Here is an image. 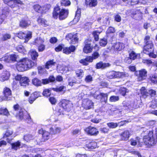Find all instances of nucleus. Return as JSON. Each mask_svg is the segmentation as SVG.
<instances>
[{
	"mask_svg": "<svg viewBox=\"0 0 157 157\" xmlns=\"http://www.w3.org/2000/svg\"><path fill=\"white\" fill-rule=\"evenodd\" d=\"M11 35L10 33H6L3 34L1 38V40L2 41H6L11 39Z\"/></svg>",
	"mask_w": 157,
	"mask_h": 157,
	"instance_id": "35",
	"label": "nucleus"
},
{
	"mask_svg": "<svg viewBox=\"0 0 157 157\" xmlns=\"http://www.w3.org/2000/svg\"><path fill=\"white\" fill-rule=\"evenodd\" d=\"M82 106L84 109L88 110L92 108L94 106L93 102L88 99H85L82 101Z\"/></svg>",
	"mask_w": 157,
	"mask_h": 157,
	"instance_id": "13",
	"label": "nucleus"
},
{
	"mask_svg": "<svg viewBox=\"0 0 157 157\" xmlns=\"http://www.w3.org/2000/svg\"><path fill=\"white\" fill-rule=\"evenodd\" d=\"M11 145V149L16 151L17 149L20 148V147L21 145V143L19 140H17L16 142L12 143Z\"/></svg>",
	"mask_w": 157,
	"mask_h": 157,
	"instance_id": "36",
	"label": "nucleus"
},
{
	"mask_svg": "<svg viewBox=\"0 0 157 157\" xmlns=\"http://www.w3.org/2000/svg\"><path fill=\"white\" fill-rule=\"evenodd\" d=\"M125 48V44L124 43L120 42L114 43L112 46V48L114 51L119 52L124 49Z\"/></svg>",
	"mask_w": 157,
	"mask_h": 157,
	"instance_id": "12",
	"label": "nucleus"
},
{
	"mask_svg": "<svg viewBox=\"0 0 157 157\" xmlns=\"http://www.w3.org/2000/svg\"><path fill=\"white\" fill-rule=\"evenodd\" d=\"M107 43V39L105 37L101 39L99 42V44L102 47L105 46Z\"/></svg>",
	"mask_w": 157,
	"mask_h": 157,
	"instance_id": "47",
	"label": "nucleus"
},
{
	"mask_svg": "<svg viewBox=\"0 0 157 157\" xmlns=\"http://www.w3.org/2000/svg\"><path fill=\"white\" fill-rule=\"evenodd\" d=\"M51 7V6L50 4H46L41 6V14H45L48 12Z\"/></svg>",
	"mask_w": 157,
	"mask_h": 157,
	"instance_id": "23",
	"label": "nucleus"
},
{
	"mask_svg": "<svg viewBox=\"0 0 157 157\" xmlns=\"http://www.w3.org/2000/svg\"><path fill=\"white\" fill-rule=\"evenodd\" d=\"M38 132L39 134L42 135V140L43 142H45L49 139L50 133L44 130L42 128L39 129Z\"/></svg>",
	"mask_w": 157,
	"mask_h": 157,
	"instance_id": "14",
	"label": "nucleus"
},
{
	"mask_svg": "<svg viewBox=\"0 0 157 157\" xmlns=\"http://www.w3.org/2000/svg\"><path fill=\"white\" fill-rule=\"evenodd\" d=\"M51 89H52L54 91L56 92H60L62 91H64L65 92L66 87L64 86H57L56 88H51Z\"/></svg>",
	"mask_w": 157,
	"mask_h": 157,
	"instance_id": "31",
	"label": "nucleus"
},
{
	"mask_svg": "<svg viewBox=\"0 0 157 157\" xmlns=\"http://www.w3.org/2000/svg\"><path fill=\"white\" fill-rule=\"evenodd\" d=\"M83 50V52L85 53H90L93 50V47L91 45H84Z\"/></svg>",
	"mask_w": 157,
	"mask_h": 157,
	"instance_id": "37",
	"label": "nucleus"
},
{
	"mask_svg": "<svg viewBox=\"0 0 157 157\" xmlns=\"http://www.w3.org/2000/svg\"><path fill=\"white\" fill-rule=\"evenodd\" d=\"M13 109L14 111H17L21 110V109H24V108L20 106V105L17 103L14 105L13 106Z\"/></svg>",
	"mask_w": 157,
	"mask_h": 157,
	"instance_id": "57",
	"label": "nucleus"
},
{
	"mask_svg": "<svg viewBox=\"0 0 157 157\" xmlns=\"http://www.w3.org/2000/svg\"><path fill=\"white\" fill-rule=\"evenodd\" d=\"M129 76V74L125 72H117V78H121L127 77Z\"/></svg>",
	"mask_w": 157,
	"mask_h": 157,
	"instance_id": "46",
	"label": "nucleus"
},
{
	"mask_svg": "<svg viewBox=\"0 0 157 157\" xmlns=\"http://www.w3.org/2000/svg\"><path fill=\"white\" fill-rule=\"evenodd\" d=\"M76 49L75 47L73 45H71L69 47H64L63 52L66 55H69L71 52H74Z\"/></svg>",
	"mask_w": 157,
	"mask_h": 157,
	"instance_id": "18",
	"label": "nucleus"
},
{
	"mask_svg": "<svg viewBox=\"0 0 157 157\" xmlns=\"http://www.w3.org/2000/svg\"><path fill=\"white\" fill-rule=\"evenodd\" d=\"M0 114L8 116L10 113L6 108H0Z\"/></svg>",
	"mask_w": 157,
	"mask_h": 157,
	"instance_id": "44",
	"label": "nucleus"
},
{
	"mask_svg": "<svg viewBox=\"0 0 157 157\" xmlns=\"http://www.w3.org/2000/svg\"><path fill=\"white\" fill-rule=\"evenodd\" d=\"M24 139L25 141L28 142L33 139V136L32 135L30 134H26L24 136Z\"/></svg>",
	"mask_w": 157,
	"mask_h": 157,
	"instance_id": "54",
	"label": "nucleus"
},
{
	"mask_svg": "<svg viewBox=\"0 0 157 157\" xmlns=\"http://www.w3.org/2000/svg\"><path fill=\"white\" fill-rule=\"evenodd\" d=\"M58 105L59 107L62 108L63 109H58L57 113L59 116L64 114V111H69L73 106V104L72 102L69 100L61 99L58 103Z\"/></svg>",
	"mask_w": 157,
	"mask_h": 157,
	"instance_id": "4",
	"label": "nucleus"
},
{
	"mask_svg": "<svg viewBox=\"0 0 157 157\" xmlns=\"http://www.w3.org/2000/svg\"><path fill=\"white\" fill-rule=\"evenodd\" d=\"M25 109H21V110L19 111L18 113L15 115V117L17 118H18L20 120H22L24 119V110Z\"/></svg>",
	"mask_w": 157,
	"mask_h": 157,
	"instance_id": "40",
	"label": "nucleus"
},
{
	"mask_svg": "<svg viewBox=\"0 0 157 157\" xmlns=\"http://www.w3.org/2000/svg\"><path fill=\"white\" fill-rule=\"evenodd\" d=\"M3 98L5 100H8L10 96L12 95V91L9 88L5 87L4 88L3 91Z\"/></svg>",
	"mask_w": 157,
	"mask_h": 157,
	"instance_id": "19",
	"label": "nucleus"
},
{
	"mask_svg": "<svg viewBox=\"0 0 157 157\" xmlns=\"http://www.w3.org/2000/svg\"><path fill=\"white\" fill-rule=\"evenodd\" d=\"M10 76V74L8 71H3L1 77L2 81H4L7 80L9 79Z\"/></svg>",
	"mask_w": 157,
	"mask_h": 157,
	"instance_id": "28",
	"label": "nucleus"
},
{
	"mask_svg": "<svg viewBox=\"0 0 157 157\" xmlns=\"http://www.w3.org/2000/svg\"><path fill=\"white\" fill-rule=\"evenodd\" d=\"M92 41L91 38L89 37L85 39L83 43L84 45H91V42Z\"/></svg>",
	"mask_w": 157,
	"mask_h": 157,
	"instance_id": "59",
	"label": "nucleus"
},
{
	"mask_svg": "<svg viewBox=\"0 0 157 157\" xmlns=\"http://www.w3.org/2000/svg\"><path fill=\"white\" fill-rule=\"evenodd\" d=\"M87 145L88 148L93 149L96 148L97 146V143L94 141H92L89 142Z\"/></svg>",
	"mask_w": 157,
	"mask_h": 157,
	"instance_id": "48",
	"label": "nucleus"
},
{
	"mask_svg": "<svg viewBox=\"0 0 157 157\" xmlns=\"http://www.w3.org/2000/svg\"><path fill=\"white\" fill-rule=\"evenodd\" d=\"M32 83L33 84L36 86H40L42 85L41 81L37 78L33 79Z\"/></svg>",
	"mask_w": 157,
	"mask_h": 157,
	"instance_id": "42",
	"label": "nucleus"
},
{
	"mask_svg": "<svg viewBox=\"0 0 157 157\" xmlns=\"http://www.w3.org/2000/svg\"><path fill=\"white\" fill-rule=\"evenodd\" d=\"M138 142L139 147L145 145L147 147L150 148L156 144V141L154 136L153 132L151 130L149 131L147 134L143 136L142 141L139 140Z\"/></svg>",
	"mask_w": 157,
	"mask_h": 157,
	"instance_id": "2",
	"label": "nucleus"
},
{
	"mask_svg": "<svg viewBox=\"0 0 157 157\" xmlns=\"http://www.w3.org/2000/svg\"><path fill=\"white\" fill-rule=\"evenodd\" d=\"M75 73L76 77L78 79L82 78L84 76V71L81 69H77L75 70Z\"/></svg>",
	"mask_w": 157,
	"mask_h": 157,
	"instance_id": "22",
	"label": "nucleus"
},
{
	"mask_svg": "<svg viewBox=\"0 0 157 157\" xmlns=\"http://www.w3.org/2000/svg\"><path fill=\"white\" fill-rule=\"evenodd\" d=\"M84 80L86 83L90 82L93 80V77L90 75H87L86 76Z\"/></svg>",
	"mask_w": 157,
	"mask_h": 157,
	"instance_id": "58",
	"label": "nucleus"
},
{
	"mask_svg": "<svg viewBox=\"0 0 157 157\" xmlns=\"http://www.w3.org/2000/svg\"><path fill=\"white\" fill-rule=\"evenodd\" d=\"M140 53L136 54L134 51H132L129 54V58L132 60H134L138 57H140Z\"/></svg>",
	"mask_w": 157,
	"mask_h": 157,
	"instance_id": "30",
	"label": "nucleus"
},
{
	"mask_svg": "<svg viewBox=\"0 0 157 157\" xmlns=\"http://www.w3.org/2000/svg\"><path fill=\"white\" fill-rule=\"evenodd\" d=\"M19 25L22 28H26L29 25L28 20L25 18H22L19 22Z\"/></svg>",
	"mask_w": 157,
	"mask_h": 157,
	"instance_id": "26",
	"label": "nucleus"
},
{
	"mask_svg": "<svg viewBox=\"0 0 157 157\" xmlns=\"http://www.w3.org/2000/svg\"><path fill=\"white\" fill-rule=\"evenodd\" d=\"M49 100L51 103L52 105H55L57 101L56 98L53 97H50L49 98Z\"/></svg>",
	"mask_w": 157,
	"mask_h": 157,
	"instance_id": "63",
	"label": "nucleus"
},
{
	"mask_svg": "<svg viewBox=\"0 0 157 157\" xmlns=\"http://www.w3.org/2000/svg\"><path fill=\"white\" fill-rule=\"evenodd\" d=\"M30 56L32 59L25 57L21 59L17 62L16 67L18 71L23 72L36 66L38 53L36 50H33L30 52Z\"/></svg>",
	"mask_w": 157,
	"mask_h": 157,
	"instance_id": "1",
	"label": "nucleus"
},
{
	"mask_svg": "<svg viewBox=\"0 0 157 157\" xmlns=\"http://www.w3.org/2000/svg\"><path fill=\"white\" fill-rule=\"evenodd\" d=\"M60 4L61 6H68L71 4V2L69 0H61L60 1Z\"/></svg>",
	"mask_w": 157,
	"mask_h": 157,
	"instance_id": "49",
	"label": "nucleus"
},
{
	"mask_svg": "<svg viewBox=\"0 0 157 157\" xmlns=\"http://www.w3.org/2000/svg\"><path fill=\"white\" fill-rule=\"evenodd\" d=\"M37 21L39 24L43 25L44 27H47L48 25L47 21L44 18L39 16L37 19Z\"/></svg>",
	"mask_w": 157,
	"mask_h": 157,
	"instance_id": "25",
	"label": "nucleus"
},
{
	"mask_svg": "<svg viewBox=\"0 0 157 157\" xmlns=\"http://www.w3.org/2000/svg\"><path fill=\"white\" fill-rule=\"evenodd\" d=\"M17 35V36L19 38L24 39V42L25 43L28 42L29 40L32 37V32L30 31H29L27 34L20 31Z\"/></svg>",
	"mask_w": 157,
	"mask_h": 157,
	"instance_id": "10",
	"label": "nucleus"
},
{
	"mask_svg": "<svg viewBox=\"0 0 157 157\" xmlns=\"http://www.w3.org/2000/svg\"><path fill=\"white\" fill-rule=\"evenodd\" d=\"M85 132L90 136H96L99 133L98 129L96 128L91 126H89L84 129Z\"/></svg>",
	"mask_w": 157,
	"mask_h": 157,
	"instance_id": "9",
	"label": "nucleus"
},
{
	"mask_svg": "<svg viewBox=\"0 0 157 157\" xmlns=\"http://www.w3.org/2000/svg\"><path fill=\"white\" fill-rule=\"evenodd\" d=\"M135 74L137 77L138 80L140 81L145 79L147 78V72L145 69H142L136 71Z\"/></svg>",
	"mask_w": 157,
	"mask_h": 157,
	"instance_id": "8",
	"label": "nucleus"
},
{
	"mask_svg": "<svg viewBox=\"0 0 157 157\" xmlns=\"http://www.w3.org/2000/svg\"><path fill=\"white\" fill-rule=\"evenodd\" d=\"M10 62L14 63L17 61V56L14 54H11L9 55Z\"/></svg>",
	"mask_w": 157,
	"mask_h": 157,
	"instance_id": "55",
	"label": "nucleus"
},
{
	"mask_svg": "<svg viewBox=\"0 0 157 157\" xmlns=\"http://www.w3.org/2000/svg\"><path fill=\"white\" fill-rule=\"evenodd\" d=\"M119 100V97L118 96H112L109 99V101L110 102H115Z\"/></svg>",
	"mask_w": 157,
	"mask_h": 157,
	"instance_id": "60",
	"label": "nucleus"
},
{
	"mask_svg": "<svg viewBox=\"0 0 157 157\" xmlns=\"http://www.w3.org/2000/svg\"><path fill=\"white\" fill-rule=\"evenodd\" d=\"M64 44H59L55 48V50L57 52L61 51L62 49H63Z\"/></svg>",
	"mask_w": 157,
	"mask_h": 157,
	"instance_id": "56",
	"label": "nucleus"
},
{
	"mask_svg": "<svg viewBox=\"0 0 157 157\" xmlns=\"http://www.w3.org/2000/svg\"><path fill=\"white\" fill-rule=\"evenodd\" d=\"M148 79L151 83L156 84L157 81V74L155 73L151 74L149 76Z\"/></svg>",
	"mask_w": 157,
	"mask_h": 157,
	"instance_id": "32",
	"label": "nucleus"
},
{
	"mask_svg": "<svg viewBox=\"0 0 157 157\" xmlns=\"http://www.w3.org/2000/svg\"><path fill=\"white\" fill-rule=\"evenodd\" d=\"M110 65L111 64L109 63H103L102 61H100L96 64L95 68L97 69L103 70L109 67Z\"/></svg>",
	"mask_w": 157,
	"mask_h": 157,
	"instance_id": "16",
	"label": "nucleus"
},
{
	"mask_svg": "<svg viewBox=\"0 0 157 157\" xmlns=\"http://www.w3.org/2000/svg\"><path fill=\"white\" fill-rule=\"evenodd\" d=\"M100 56L98 52H94L92 55V56H86L84 59H80L79 62L83 66H87L90 63L93 62V60L98 58Z\"/></svg>",
	"mask_w": 157,
	"mask_h": 157,
	"instance_id": "5",
	"label": "nucleus"
},
{
	"mask_svg": "<svg viewBox=\"0 0 157 157\" xmlns=\"http://www.w3.org/2000/svg\"><path fill=\"white\" fill-rule=\"evenodd\" d=\"M52 90L51 88L44 89L42 93L43 96L47 97H50L51 95V91Z\"/></svg>",
	"mask_w": 157,
	"mask_h": 157,
	"instance_id": "45",
	"label": "nucleus"
},
{
	"mask_svg": "<svg viewBox=\"0 0 157 157\" xmlns=\"http://www.w3.org/2000/svg\"><path fill=\"white\" fill-rule=\"evenodd\" d=\"M40 93L39 92L35 91L30 95L28 99V101L30 104H32L40 96Z\"/></svg>",
	"mask_w": 157,
	"mask_h": 157,
	"instance_id": "15",
	"label": "nucleus"
},
{
	"mask_svg": "<svg viewBox=\"0 0 157 157\" xmlns=\"http://www.w3.org/2000/svg\"><path fill=\"white\" fill-rule=\"evenodd\" d=\"M41 6L38 4H34L33 6V8L34 10L36 12L40 13L41 14Z\"/></svg>",
	"mask_w": 157,
	"mask_h": 157,
	"instance_id": "41",
	"label": "nucleus"
},
{
	"mask_svg": "<svg viewBox=\"0 0 157 157\" xmlns=\"http://www.w3.org/2000/svg\"><path fill=\"white\" fill-rule=\"evenodd\" d=\"M13 134V132L12 131L7 130L6 131L5 133L3 135L2 138H5L8 137L12 135Z\"/></svg>",
	"mask_w": 157,
	"mask_h": 157,
	"instance_id": "61",
	"label": "nucleus"
},
{
	"mask_svg": "<svg viewBox=\"0 0 157 157\" xmlns=\"http://www.w3.org/2000/svg\"><path fill=\"white\" fill-rule=\"evenodd\" d=\"M145 54L148 55L149 57L153 58H155L157 57V55L154 53L153 50L148 52V53H146Z\"/></svg>",
	"mask_w": 157,
	"mask_h": 157,
	"instance_id": "64",
	"label": "nucleus"
},
{
	"mask_svg": "<svg viewBox=\"0 0 157 157\" xmlns=\"http://www.w3.org/2000/svg\"><path fill=\"white\" fill-rule=\"evenodd\" d=\"M44 40L40 37H36L33 42V44L36 46H38L43 44Z\"/></svg>",
	"mask_w": 157,
	"mask_h": 157,
	"instance_id": "33",
	"label": "nucleus"
},
{
	"mask_svg": "<svg viewBox=\"0 0 157 157\" xmlns=\"http://www.w3.org/2000/svg\"><path fill=\"white\" fill-rule=\"evenodd\" d=\"M9 13V12L6 10L5 8L2 10V13L0 14V25L4 21Z\"/></svg>",
	"mask_w": 157,
	"mask_h": 157,
	"instance_id": "20",
	"label": "nucleus"
},
{
	"mask_svg": "<svg viewBox=\"0 0 157 157\" xmlns=\"http://www.w3.org/2000/svg\"><path fill=\"white\" fill-rule=\"evenodd\" d=\"M115 32V28L112 26H109L106 32V34L108 36V35L110 34L113 33Z\"/></svg>",
	"mask_w": 157,
	"mask_h": 157,
	"instance_id": "52",
	"label": "nucleus"
},
{
	"mask_svg": "<svg viewBox=\"0 0 157 157\" xmlns=\"http://www.w3.org/2000/svg\"><path fill=\"white\" fill-rule=\"evenodd\" d=\"M151 37L149 35L146 36L144 39V44H148L152 42V41L150 40Z\"/></svg>",
	"mask_w": 157,
	"mask_h": 157,
	"instance_id": "62",
	"label": "nucleus"
},
{
	"mask_svg": "<svg viewBox=\"0 0 157 157\" xmlns=\"http://www.w3.org/2000/svg\"><path fill=\"white\" fill-rule=\"evenodd\" d=\"M101 32V31H99L98 30H94L92 33V35L94 38V40L96 41H97L99 39V35Z\"/></svg>",
	"mask_w": 157,
	"mask_h": 157,
	"instance_id": "38",
	"label": "nucleus"
},
{
	"mask_svg": "<svg viewBox=\"0 0 157 157\" xmlns=\"http://www.w3.org/2000/svg\"><path fill=\"white\" fill-rule=\"evenodd\" d=\"M69 10L65 8L61 9L58 4L54 7L52 12V17L55 19L59 18L60 21L66 18L68 16Z\"/></svg>",
	"mask_w": 157,
	"mask_h": 157,
	"instance_id": "3",
	"label": "nucleus"
},
{
	"mask_svg": "<svg viewBox=\"0 0 157 157\" xmlns=\"http://www.w3.org/2000/svg\"><path fill=\"white\" fill-rule=\"evenodd\" d=\"M107 77L109 79L117 78V72L112 71L109 72L108 74Z\"/></svg>",
	"mask_w": 157,
	"mask_h": 157,
	"instance_id": "43",
	"label": "nucleus"
},
{
	"mask_svg": "<svg viewBox=\"0 0 157 157\" xmlns=\"http://www.w3.org/2000/svg\"><path fill=\"white\" fill-rule=\"evenodd\" d=\"M66 38L68 40H70V44H75L78 42V33H68L66 36Z\"/></svg>",
	"mask_w": 157,
	"mask_h": 157,
	"instance_id": "11",
	"label": "nucleus"
},
{
	"mask_svg": "<svg viewBox=\"0 0 157 157\" xmlns=\"http://www.w3.org/2000/svg\"><path fill=\"white\" fill-rule=\"evenodd\" d=\"M61 129L59 127L54 126V128L52 127L50 128V132L53 135L59 133Z\"/></svg>",
	"mask_w": 157,
	"mask_h": 157,
	"instance_id": "29",
	"label": "nucleus"
},
{
	"mask_svg": "<svg viewBox=\"0 0 157 157\" xmlns=\"http://www.w3.org/2000/svg\"><path fill=\"white\" fill-rule=\"evenodd\" d=\"M14 78L17 81H19L21 86L25 88L29 86L30 80L26 76H22L21 75H17L15 76Z\"/></svg>",
	"mask_w": 157,
	"mask_h": 157,
	"instance_id": "6",
	"label": "nucleus"
},
{
	"mask_svg": "<svg viewBox=\"0 0 157 157\" xmlns=\"http://www.w3.org/2000/svg\"><path fill=\"white\" fill-rule=\"evenodd\" d=\"M3 3L9 7L13 8L18 6L19 5L24 4L23 1L21 0H2Z\"/></svg>",
	"mask_w": 157,
	"mask_h": 157,
	"instance_id": "7",
	"label": "nucleus"
},
{
	"mask_svg": "<svg viewBox=\"0 0 157 157\" xmlns=\"http://www.w3.org/2000/svg\"><path fill=\"white\" fill-rule=\"evenodd\" d=\"M107 125L110 128H115L118 126V124L117 123L113 122L108 123Z\"/></svg>",
	"mask_w": 157,
	"mask_h": 157,
	"instance_id": "53",
	"label": "nucleus"
},
{
	"mask_svg": "<svg viewBox=\"0 0 157 157\" xmlns=\"http://www.w3.org/2000/svg\"><path fill=\"white\" fill-rule=\"evenodd\" d=\"M154 44L153 42L144 44V46L142 52L144 54L148 53L149 52L153 50Z\"/></svg>",
	"mask_w": 157,
	"mask_h": 157,
	"instance_id": "17",
	"label": "nucleus"
},
{
	"mask_svg": "<svg viewBox=\"0 0 157 157\" xmlns=\"http://www.w3.org/2000/svg\"><path fill=\"white\" fill-rule=\"evenodd\" d=\"M16 50L18 52H19L22 53L23 54H25V51L24 47L22 45H18L16 46L15 48Z\"/></svg>",
	"mask_w": 157,
	"mask_h": 157,
	"instance_id": "39",
	"label": "nucleus"
},
{
	"mask_svg": "<svg viewBox=\"0 0 157 157\" xmlns=\"http://www.w3.org/2000/svg\"><path fill=\"white\" fill-rule=\"evenodd\" d=\"M56 63V62L54 61V59H50L45 64V67L48 69L50 67L55 66Z\"/></svg>",
	"mask_w": 157,
	"mask_h": 157,
	"instance_id": "27",
	"label": "nucleus"
},
{
	"mask_svg": "<svg viewBox=\"0 0 157 157\" xmlns=\"http://www.w3.org/2000/svg\"><path fill=\"white\" fill-rule=\"evenodd\" d=\"M85 3L87 6L93 7L97 5L98 2L97 0H85Z\"/></svg>",
	"mask_w": 157,
	"mask_h": 157,
	"instance_id": "21",
	"label": "nucleus"
},
{
	"mask_svg": "<svg viewBox=\"0 0 157 157\" xmlns=\"http://www.w3.org/2000/svg\"><path fill=\"white\" fill-rule=\"evenodd\" d=\"M129 132L128 130L124 131L121 134V139L124 140H127L129 137Z\"/></svg>",
	"mask_w": 157,
	"mask_h": 157,
	"instance_id": "34",
	"label": "nucleus"
},
{
	"mask_svg": "<svg viewBox=\"0 0 157 157\" xmlns=\"http://www.w3.org/2000/svg\"><path fill=\"white\" fill-rule=\"evenodd\" d=\"M140 94L143 97H147L148 96V91H147L145 87H143L140 89Z\"/></svg>",
	"mask_w": 157,
	"mask_h": 157,
	"instance_id": "51",
	"label": "nucleus"
},
{
	"mask_svg": "<svg viewBox=\"0 0 157 157\" xmlns=\"http://www.w3.org/2000/svg\"><path fill=\"white\" fill-rule=\"evenodd\" d=\"M140 94L143 97H147L148 96V91H147L145 87H143L140 89Z\"/></svg>",
	"mask_w": 157,
	"mask_h": 157,
	"instance_id": "50",
	"label": "nucleus"
},
{
	"mask_svg": "<svg viewBox=\"0 0 157 157\" xmlns=\"http://www.w3.org/2000/svg\"><path fill=\"white\" fill-rule=\"evenodd\" d=\"M98 96H99V99L101 102L106 103L108 96V93H100L99 94Z\"/></svg>",
	"mask_w": 157,
	"mask_h": 157,
	"instance_id": "24",
	"label": "nucleus"
}]
</instances>
